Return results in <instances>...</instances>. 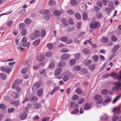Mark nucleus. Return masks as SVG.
Here are the masks:
<instances>
[{"label":"nucleus","instance_id":"42","mask_svg":"<svg viewBox=\"0 0 121 121\" xmlns=\"http://www.w3.org/2000/svg\"><path fill=\"white\" fill-rule=\"evenodd\" d=\"M34 34L37 38L40 36V32L38 30H36L35 31Z\"/></svg>","mask_w":121,"mask_h":121},{"label":"nucleus","instance_id":"33","mask_svg":"<svg viewBox=\"0 0 121 121\" xmlns=\"http://www.w3.org/2000/svg\"><path fill=\"white\" fill-rule=\"evenodd\" d=\"M30 43L29 42H27L26 43H23L22 44V46L24 47L28 48L30 45Z\"/></svg>","mask_w":121,"mask_h":121},{"label":"nucleus","instance_id":"23","mask_svg":"<svg viewBox=\"0 0 121 121\" xmlns=\"http://www.w3.org/2000/svg\"><path fill=\"white\" fill-rule=\"evenodd\" d=\"M47 46L49 50H51L53 48V45L52 43H48L47 44Z\"/></svg>","mask_w":121,"mask_h":121},{"label":"nucleus","instance_id":"38","mask_svg":"<svg viewBox=\"0 0 121 121\" xmlns=\"http://www.w3.org/2000/svg\"><path fill=\"white\" fill-rule=\"evenodd\" d=\"M70 106L72 107L75 108L77 107L78 105L75 102H71L70 103Z\"/></svg>","mask_w":121,"mask_h":121},{"label":"nucleus","instance_id":"15","mask_svg":"<svg viewBox=\"0 0 121 121\" xmlns=\"http://www.w3.org/2000/svg\"><path fill=\"white\" fill-rule=\"evenodd\" d=\"M91 107V105L88 103H86L85 104L84 107V109L85 110L90 109Z\"/></svg>","mask_w":121,"mask_h":121},{"label":"nucleus","instance_id":"28","mask_svg":"<svg viewBox=\"0 0 121 121\" xmlns=\"http://www.w3.org/2000/svg\"><path fill=\"white\" fill-rule=\"evenodd\" d=\"M19 28L20 30L23 29H25V25L23 23H21L19 25Z\"/></svg>","mask_w":121,"mask_h":121},{"label":"nucleus","instance_id":"54","mask_svg":"<svg viewBox=\"0 0 121 121\" xmlns=\"http://www.w3.org/2000/svg\"><path fill=\"white\" fill-rule=\"evenodd\" d=\"M14 82L17 85L20 84L22 82V81L18 79L15 80Z\"/></svg>","mask_w":121,"mask_h":121},{"label":"nucleus","instance_id":"62","mask_svg":"<svg viewBox=\"0 0 121 121\" xmlns=\"http://www.w3.org/2000/svg\"><path fill=\"white\" fill-rule=\"evenodd\" d=\"M6 108V106L4 104H0V108L2 109H4Z\"/></svg>","mask_w":121,"mask_h":121},{"label":"nucleus","instance_id":"26","mask_svg":"<svg viewBox=\"0 0 121 121\" xmlns=\"http://www.w3.org/2000/svg\"><path fill=\"white\" fill-rule=\"evenodd\" d=\"M40 41V40L39 39H38L35 41L33 43V44L34 46H37L39 43Z\"/></svg>","mask_w":121,"mask_h":121},{"label":"nucleus","instance_id":"24","mask_svg":"<svg viewBox=\"0 0 121 121\" xmlns=\"http://www.w3.org/2000/svg\"><path fill=\"white\" fill-rule=\"evenodd\" d=\"M76 60L74 59H72L69 62L70 65L71 66L74 65L76 63Z\"/></svg>","mask_w":121,"mask_h":121},{"label":"nucleus","instance_id":"22","mask_svg":"<svg viewBox=\"0 0 121 121\" xmlns=\"http://www.w3.org/2000/svg\"><path fill=\"white\" fill-rule=\"evenodd\" d=\"M76 18L78 20H80L81 18V16L80 14L78 12L76 13L75 14Z\"/></svg>","mask_w":121,"mask_h":121},{"label":"nucleus","instance_id":"7","mask_svg":"<svg viewBox=\"0 0 121 121\" xmlns=\"http://www.w3.org/2000/svg\"><path fill=\"white\" fill-rule=\"evenodd\" d=\"M62 69L60 68H58L56 69L54 72V75L55 76H57L61 73Z\"/></svg>","mask_w":121,"mask_h":121},{"label":"nucleus","instance_id":"3","mask_svg":"<svg viewBox=\"0 0 121 121\" xmlns=\"http://www.w3.org/2000/svg\"><path fill=\"white\" fill-rule=\"evenodd\" d=\"M44 59V56L42 54H41L39 55L38 56L36 57L37 60L40 61H43Z\"/></svg>","mask_w":121,"mask_h":121},{"label":"nucleus","instance_id":"57","mask_svg":"<svg viewBox=\"0 0 121 121\" xmlns=\"http://www.w3.org/2000/svg\"><path fill=\"white\" fill-rule=\"evenodd\" d=\"M108 92V90L106 89L103 90L101 91V93L103 95H105Z\"/></svg>","mask_w":121,"mask_h":121},{"label":"nucleus","instance_id":"34","mask_svg":"<svg viewBox=\"0 0 121 121\" xmlns=\"http://www.w3.org/2000/svg\"><path fill=\"white\" fill-rule=\"evenodd\" d=\"M91 38H90L88 40H86L85 42H84V43L85 45H86L87 44L89 43L90 45H91L92 44V41H91Z\"/></svg>","mask_w":121,"mask_h":121},{"label":"nucleus","instance_id":"16","mask_svg":"<svg viewBox=\"0 0 121 121\" xmlns=\"http://www.w3.org/2000/svg\"><path fill=\"white\" fill-rule=\"evenodd\" d=\"M61 21L64 25L65 26H67L68 25L67 20L66 19L63 18L61 19Z\"/></svg>","mask_w":121,"mask_h":121},{"label":"nucleus","instance_id":"49","mask_svg":"<svg viewBox=\"0 0 121 121\" xmlns=\"http://www.w3.org/2000/svg\"><path fill=\"white\" fill-rule=\"evenodd\" d=\"M89 69L91 70H93L95 68V66L94 64H92L89 66Z\"/></svg>","mask_w":121,"mask_h":121},{"label":"nucleus","instance_id":"2","mask_svg":"<svg viewBox=\"0 0 121 121\" xmlns=\"http://www.w3.org/2000/svg\"><path fill=\"white\" fill-rule=\"evenodd\" d=\"M70 57V55L69 54H64L61 56L60 59L61 60H67Z\"/></svg>","mask_w":121,"mask_h":121},{"label":"nucleus","instance_id":"13","mask_svg":"<svg viewBox=\"0 0 121 121\" xmlns=\"http://www.w3.org/2000/svg\"><path fill=\"white\" fill-rule=\"evenodd\" d=\"M43 90L42 89H40L38 90L37 92V95L39 97H40L42 94Z\"/></svg>","mask_w":121,"mask_h":121},{"label":"nucleus","instance_id":"56","mask_svg":"<svg viewBox=\"0 0 121 121\" xmlns=\"http://www.w3.org/2000/svg\"><path fill=\"white\" fill-rule=\"evenodd\" d=\"M67 12L69 15H73L74 13V12L72 10H68L67 11Z\"/></svg>","mask_w":121,"mask_h":121},{"label":"nucleus","instance_id":"31","mask_svg":"<svg viewBox=\"0 0 121 121\" xmlns=\"http://www.w3.org/2000/svg\"><path fill=\"white\" fill-rule=\"evenodd\" d=\"M108 39L106 37H103L102 39V41L104 43H106L108 41Z\"/></svg>","mask_w":121,"mask_h":121},{"label":"nucleus","instance_id":"40","mask_svg":"<svg viewBox=\"0 0 121 121\" xmlns=\"http://www.w3.org/2000/svg\"><path fill=\"white\" fill-rule=\"evenodd\" d=\"M96 17L97 18L99 19L103 17V15L102 14L100 13H99L96 14Z\"/></svg>","mask_w":121,"mask_h":121},{"label":"nucleus","instance_id":"41","mask_svg":"<svg viewBox=\"0 0 121 121\" xmlns=\"http://www.w3.org/2000/svg\"><path fill=\"white\" fill-rule=\"evenodd\" d=\"M83 19L84 20H86L88 18V16L87 14L85 13H84L82 14Z\"/></svg>","mask_w":121,"mask_h":121},{"label":"nucleus","instance_id":"18","mask_svg":"<svg viewBox=\"0 0 121 121\" xmlns=\"http://www.w3.org/2000/svg\"><path fill=\"white\" fill-rule=\"evenodd\" d=\"M53 14L55 16H58L60 15L61 13L59 10H56L53 11Z\"/></svg>","mask_w":121,"mask_h":121},{"label":"nucleus","instance_id":"44","mask_svg":"<svg viewBox=\"0 0 121 121\" xmlns=\"http://www.w3.org/2000/svg\"><path fill=\"white\" fill-rule=\"evenodd\" d=\"M68 39V38L67 37H63L61 38L60 40L63 42H66Z\"/></svg>","mask_w":121,"mask_h":121},{"label":"nucleus","instance_id":"19","mask_svg":"<svg viewBox=\"0 0 121 121\" xmlns=\"http://www.w3.org/2000/svg\"><path fill=\"white\" fill-rule=\"evenodd\" d=\"M113 85L114 86L119 87L121 86V83L119 82H115L113 83Z\"/></svg>","mask_w":121,"mask_h":121},{"label":"nucleus","instance_id":"10","mask_svg":"<svg viewBox=\"0 0 121 121\" xmlns=\"http://www.w3.org/2000/svg\"><path fill=\"white\" fill-rule=\"evenodd\" d=\"M27 115L26 113H23L21 115L20 118L21 120H23L27 117Z\"/></svg>","mask_w":121,"mask_h":121},{"label":"nucleus","instance_id":"35","mask_svg":"<svg viewBox=\"0 0 121 121\" xmlns=\"http://www.w3.org/2000/svg\"><path fill=\"white\" fill-rule=\"evenodd\" d=\"M53 0H50L49 1V5L50 6H52L55 5L56 4V2L55 1H53Z\"/></svg>","mask_w":121,"mask_h":121},{"label":"nucleus","instance_id":"11","mask_svg":"<svg viewBox=\"0 0 121 121\" xmlns=\"http://www.w3.org/2000/svg\"><path fill=\"white\" fill-rule=\"evenodd\" d=\"M111 100V98H108L106 99L103 102V104L104 106L106 105V103H107L110 102Z\"/></svg>","mask_w":121,"mask_h":121},{"label":"nucleus","instance_id":"48","mask_svg":"<svg viewBox=\"0 0 121 121\" xmlns=\"http://www.w3.org/2000/svg\"><path fill=\"white\" fill-rule=\"evenodd\" d=\"M20 103L18 101H16L13 103H12V104H14L16 107H17L19 104Z\"/></svg>","mask_w":121,"mask_h":121},{"label":"nucleus","instance_id":"36","mask_svg":"<svg viewBox=\"0 0 121 121\" xmlns=\"http://www.w3.org/2000/svg\"><path fill=\"white\" fill-rule=\"evenodd\" d=\"M99 59L98 56L96 55H94L93 57V59L94 61L95 62H97Z\"/></svg>","mask_w":121,"mask_h":121},{"label":"nucleus","instance_id":"30","mask_svg":"<svg viewBox=\"0 0 121 121\" xmlns=\"http://www.w3.org/2000/svg\"><path fill=\"white\" fill-rule=\"evenodd\" d=\"M75 92L79 94H81L82 93V90L79 88H78L75 90Z\"/></svg>","mask_w":121,"mask_h":121},{"label":"nucleus","instance_id":"6","mask_svg":"<svg viewBox=\"0 0 121 121\" xmlns=\"http://www.w3.org/2000/svg\"><path fill=\"white\" fill-rule=\"evenodd\" d=\"M41 106V104L39 103L36 102L33 104V107L34 109H37L39 108Z\"/></svg>","mask_w":121,"mask_h":121},{"label":"nucleus","instance_id":"51","mask_svg":"<svg viewBox=\"0 0 121 121\" xmlns=\"http://www.w3.org/2000/svg\"><path fill=\"white\" fill-rule=\"evenodd\" d=\"M55 64L53 63L50 64L48 66V68L49 69H52L54 68L55 66Z\"/></svg>","mask_w":121,"mask_h":121},{"label":"nucleus","instance_id":"58","mask_svg":"<svg viewBox=\"0 0 121 121\" xmlns=\"http://www.w3.org/2000/svg\"><path fill=\"white\" fill-rule=\"evenodd\" d=\"M102 98V96L100 95H98L96 96L95 97V99L96 100H98Z\"/></svg>","mask_w":121,"mask_h":121},{"label":"nucleus","instance_id":"32","mask_svg":"<svg viewBox=\"0 0 121 121\" xmlns=\"http://www.w3.org/2000/svg\"><path fill=\"white\" fill-rule=\"evenodd\" d=\"M71 4L73 6H75L77 5V2L76 0H71Z\"/></svg>","mask_w":121,"mask_h":121},{"label":"nucleus","instance_id":"9","mask_svg":"<svg viewBox=\"0 0 121 121\" xmlns=\"http://www.w3.org/2000/svg\"><path fill=\"white\" fill-rule=\"evenodd\" d=\"M81 66H78L76 65L73 67V70L76 71H78L81 70Z\"/></svg>","mask_w":121,"mask_h":121},{"label":"nucleus","instance_id":"20","mask_svg":"<svg viewBox=\"0 0 121 121\" xmlns=\"http://www.w3.org/2000/svg\"><path fill=\"white\" fill-rule=\"evenodd\" d=\"M46 34V31L44 29H42L41 31V37H44Z\"/></svg>","mask_w":121,"mask_h":121},{"label":"nucleus","instance_id":"1","mask_svg":"<svg viewBox=\"0 0 121 121\" xmlns=\"http://www.w3.org/2000/svg\"><path fill=\"white\" fill-rule=\"evenodd\" d=\"M99 22H95L94 24L91 23L90 25V27L91 29L98 28L99 27Z\"/></svg>","mask_w":121,"mask_h":121},{"label":"nucleus","instance_id":"5","mask_svg":"<svg viewBox=\"0 0 121 121\" xmlns=\"http://www.w3.org/2000/svg\"><path fill=\"white\" fill-rule=\"evenodd\" d=\"M39 84L38 83H36L34 84L32 89L33 91H34L37 90L39 87Z\"/></svg>","mask_w":121,"mask_h":121},{"label":"nucleus","instance_id":"63","mask_svg":"<svg viewBox=\"0 0 121 121\" xmlns=\"http://www.w3.org/2000/svg\"><path fill=\"white\" fill-rule=\"evenodd\" d=\"M26 9H23L22 10L20 11L19 13V14H24L26 11Z\"/></svg>","mask_w":121,"mask_h":121},{"label":"nucleus","instance_id":"45","mask_svg":"<svg viewBox=\"0 0 121 121\" xmlns=\"http://www.w3.org/2000/svg\"><path fill=\"white\" fill-rule=\"evenodd\" d=\"M79 96L77 95H73L72 97V99L73 101H75L77 100L79 98Z\"/></svg>","mask_w":121,"mask_h":121},{"label":"nucleus","instance_id":"61","mask_svg":"<svg viewBox=\"0 0 121 121\" xmlns=\"http://www.w3.org/2000/svg\"><path fill=\"white\" fill-rule=\"evenodd\" d=\"M82 72L85 74H86L87 73L88 71L87 69L86 68H84L83 69L81 70Z\"/></svg>","mask_w":121,"mask_h":121},{"label":"nucleus","instance_id":"14","mask_svg":"<svg viewBox=\"0 0 121 121\" xmlns=\"http://www.w3.org/2000/svg\"><path fill=\"white\" fill-rule=\"evenodd\" d=\"M40 12L41 13L43 14H46L48 13L49 11L47 9H42L40 11Z\"/></svg>","mask_w":121,"mask_h":121},{"label":"nucleus","instance_id":"8","mask_svg":"<svg viewBox=\"0 0 121 121\" xmlns=\"http://www.w3.org/2000/svg\"><path fill=\"white\" fill-rule=\"evenodd\" d=\"M109 8H110L112 10H113L114 9V5L113 3L111 2H109L108 3V4Z\"/></svg>","mask_w":121,"mask_h":121},{"label":"nucleus","instance_id":"52","mask_svg":"<svg viewBox=\"0 0 121 121\" xmlns=\"http://www.w3.org/2000/svg\"><path fill=\"white\" fill-rule=\"evenodd\" d=\"M52 53L51 51L47 52L45 55V56L46 57H49L51 56L52 54Z\"/></svg>","mask_w":121,"mask_h":121},{"label":"nucleus","instance_id":"47","mask_svg":"<svg viewBox=\"0 0 121 121\" xmlns=\"http://www.w3.org/2000/svg\"><path fill=\"white\" fill-rule=\"evenodd\" d=\"M26 29H22V35L25 36L26 33Z\"/></svg>","mask_w":121,"mask_h":121},{"label":"nucleus","instance_id":"59","mask_svg":"<svg viewBox=\"0 0 121 121\" xmlns=\"http://www.w3.org/2000/svg\"><path fill=\"white\" fill-rule=\"evenodd\" d=\"M84 99L83 98H80L78 101V103L79 104H82L84 101Z\"/></svg>","mask_w":121,"mask_h":121},{"label":"nucleus","instance_id":"46","mask_svg":"<svg viewBox=\"0 0 121 121\" xmlns=\"http://www.w3.org/2000/svg\"><path fill=\"white\" fill-rule=\"evenodd\" d=\"M111 9L109 7L106 8L105 9V11L107 14H109L111 12Z\"/></svg>","mask_w":121,"mask_h":121},{"label":"nucleus","instance_id":"29","mask_svg":"<svg viewBox=\"0 0 121 121\" xmlns=\"http://www.w3.org/2000/svg\"><path fill=\"white\" fill-rule=\"evenodd\" d=\"M79 110L77 108H75L73 111L71 112V113L73 114H77L78 113Z\"/></svg>","mask_w":121,"mask_h":121},{"label":"nucleus","instance_id":"21","mask_svg":"<svg viewBox=\"0 0 121 121\" xmlns=\"http://www.w3.org/2000/svg\"><path fill=\"white\" fill-rule=\"evenodd\" d=\"M82 52L84 54H88L90 53V50L88 49H85L82 50Z\"/></svg>","mask_w":121,"mask_h":121},{"label":"nucleus","instance_id":"4","mask_svg":"<svg viewBox=\"0 0 121 121\" xmlns=\"http://www.w3.org/2000/svg\"><path fill=\"white\" fill-rule=\"evenodd\" d=\"M1 69L2 71L8 73H9L10 71L11 70V69L8 68H5L4 67H1Z\"/></svg>","mask_w":121,"mask_h":121},{"label":"nucleus","instance_id":"37","mask_svg":"<svg viewBox=\"0 0 121 121\" xmlns=\"http://www.w3.org/2000/svg\"><path fill=\"white\" fill-rule=\"evenodd\" d=\"M74 56L75 59L76 60H78L81 57L80 54V53L76 54Z\"/></svg>","mask_w":121,"mask_h":121},{"label":"nucleus","instance_id":"64","mask_svg":"<svg viewBox=\"0 0 121 121\" xmlns=\"http://www.w3.org/2000/svg\"><path fill=\"white\" fill-rule=\"evenodd\" d=\"M111 38L112 40L114 42H116L117 40V37L114 36H111Z\"/></svg>","mask_w":121,"mask_h":121},{"label":"nucleus","instance_id":"39","mask_svg":"<svg viewBox=\"0 0 121 121\" xmlns=\"http://www.w3.org/2000/svg\"><path fill=\"white\" fill-rule=\"evenodd\" d=\"M91 61L90 60L85 61L84 63V64L86 65H88L91 64Z\"/></svg>","mask_w":121,"mask_h":121},{"label":"nucleus","instance_id":"12","mask_svg":"<svg viewBox=\"0 0 121 121\" xmlns=\"http://www.w3.org/2000/svg\"><path fill=\"white\" fill-rule=\"evenodd\" d=\"M119 47V45H117L115 46L112 50V52L114 53H115L116 51L117 50Z\"/></svg>","mask_w":121,"mask_h":121},{"label":"nucleus","instance_id":"25","mask_svg":"<svg viewBox=\"0 0 121 121\" xmlns=\"http://www.w3.org/2000/svg\"><path fill=\"white\" fill-rule=\"evenodd\" d=\"M121 95H119L117 96L113 100L112 103L113 104L115 103L120 98Z\"/></svg>","mask_w":121,"mask_h":121},{"label":"nucleus","instance_id":"27","mask_svg":"<svg viewBox=\"0 0 121 121\" xmlns=\"http://www.w3.org/2000/svg\"><path fill=\"white\" fill-rule=\"evenodd\" d=\"M65 65V62L64 61H61L58 63V65L60 67L64 66Z\"/></svg>","mask_w":121,"mask_h":121},{"label":"nucleus","instance_id":"53","mask_svg":"<svg viewBox=\"0 0 121 121\" xmlns=\"http://www.w3.org/2000/svg\"><path fill=\"white\" fill-rule=\"evenodd\" d=\"M31 20L29 18H27L25 19V23L27 24H30L31 22Z\"/></svg>","mask_w":121,"mask_h":121},{"label":"nucleus","instance_id":"60","mask_svg":"<svg viewBox=\"0 0 121 121\" xmlns=\"http://www.w3.org/2000/svg\"><path fill=\"white\" fill-rule=\"evenodd\" d=\"M27 71V69L26 68H23L21 70L22 73L23 74H25Z\"/></svg>","mask_w":121,"mask_h":121},{"label":"nucleus","instance_id":"55","mask_svg":"<svg viewBox=\"0 0 121 121\" xmlns=\"http://www.w3.org/2000/svg\"><path fill=\"white\" fill-rule=\"evenodd\" d=\"M13 21L12 20L10 21V22L7 23V25L9 27H11L13 24Z\"/></svg>","mask_w":121,"mask_h":121},{"label":"nucleus","instance_id":"50","mask_svg":"<svg viewBox=\"0 0 121 121\" xmlns=\"http://www.w3.org/2000/svg\"><path fill=\"white\" fill-rule=\"evenodd\" d=\"M69 77L68 76L65 75L64 76L63 78V80L64 82H66L68 80Z\"/></svg>","mask_w":121,"mask_h":121},{"label":"nucleus","instance_id":"17","mask_svg":"<svg viewBox=\"0 0 121 121\" xmlns=\"http://www.w3.org/2000/svg\"><path fill=\"white\" fill-rule=\"evenodd\" d=\"M0 77L3 80H5L7 78V76L4 73H0Z\"/></svg>","mask_w":121,"mask_h":121},{"label":"nucleus","instance_id":"43","mask_svg":"<svg viewBox=\"0 0 121 121\" xmlns=\"http://www.w3.org/2000/svg\"><path fill=\"white\" fill-rule=\"evenodd\" d=\"M30 37L31 39L32 40H34L37 38L35 35L33 33H32L30 35Z\"/></svg>","mask_w":121,"mask_h":121}]
</instances>
